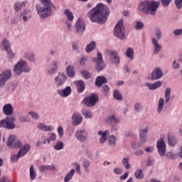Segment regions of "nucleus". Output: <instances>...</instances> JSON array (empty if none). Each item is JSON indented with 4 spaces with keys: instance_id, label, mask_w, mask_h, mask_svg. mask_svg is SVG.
<instances>
[{
    "instance_id": "nucleus-25",
    "label": "nucleus",
    "mask_w": 182,
    "mask_h": 182,
    "mask_svg": "<svg viewBox=\"0 0 182 182\" xmlns=\"http://www.w3.org/2000/svg\"><path fill=\"white\" fill-rule=\"evenodd\" d=\"M29 150H31V145L29 144H24L21 149H19L18 154V156L21 157H25L26 154H28Z\"/></svg>"
},
{
    "instance_id": "nucleus-64",
    "label": "nucleus",
    "mask_w": 182,
    "mask_h": 182,
    "mask_svg": "<svg viewBox=\"0 0 182 182\" xmlns=\"http://www.w3.org/2000/svg\"><path fill=\"white\" fill-rule=\"evenodd\" d=\"M166 157H167L168 159H173V157L176 156L175 154H173V152H167L166 154H165Z\"/></svg>"
},
{
    "instance_id": "nucleus-38",
    "label": "nucleus",
    "mask_w": 182,
    "mask_h": 182,
    "mask_svg": "<svg viewBox=\"0 0 182 182\" xmlns=\"http://www.w3.org/2000/svg\"><path fill=\"white\" fill-rule=\"evenodd\" d=\"M64 14H65L68 21H70V22H72V21H73V19H75L73 13H72V11H70L69 9H65L64 10Z\"/></svg>"
},
{
    "instance_id": "nucleus-30",
    "label": "nucleus",
    "mask_w": 182,
    "mask_h": 182,
    "mask_svg": "<svg viewBox=\"0 0 182 182\" xmlns=\"http://www.w3.org/2000/svg\"><path fill=\"white\" fill-rule=\"evenodd\" d=\"M40 173H45L46 170L49 171H55L56 170V167L53 165H42L38 168Z\"/></svg>"
},
{
    "instance_id": "nucleus-21",
    "label": "nucleus",
    "mask_w": 182,
    "mask_h": 182,
    "mask_svg": "<svg viewBox=\"0 0 182 182\" xmlns=\"http://www.w3.org/2000/svg\"><path fill=\"white\" fill-rule=\"evenodd\" d=\"M23 56L24 59H26V60L31 63L36 62V55L33 52L23 51Z\"/></svg>"
},
{
    "instance_id": "nucleus-50",
    "label": "nucleus",
    "mask_w": 182,
    "mask_h": 182,
    "mask_svg": "<svg viewBox=\"0 0 182 182\" xmlns=\"http://www.w3.org/2000/svg\"><path fill=\"white\" fill-rule=\"evenodd\" d=\"M64 144L62 141H58L55 143V144L53 146L54 150H63Z\"/></svg>"
},
{
    "instance_id": "nucleus-34",
    "label": "nucleus",
    "mask_w": 182,
    "mask_h": 182,
    "mask_svg": "<svg viewBox=\"0 0 182 182\" xmlns=\"http://www.w3.org/2000/svg\"><path fill=\"white\" fill-rule=\"evenodd\" d=\"M75 85L77 86V90L79 93H82L85 90V82L82 80H78L75 82Z\"/></svg>"
},
{
    "instance_id": "nucleus-48",
    "label": "nucleus",
    "mask_w": 182,
    "mask_h": 182,
    "mask_svg": "<svg viewBox=\"0 0 182 182\" xmlns=\"http://www.w3.org/2000/svg\"><path fill=\"white\" fill-rule=\"evenodd\" d=\"M162 38H163V33L161 32V29H160L159 28H156L155 29V39H156V41H159Z\"/></svg>"
},
{
    "instance_id": "nucleus-62",
    "label": "nucleus",
    "mask_w": 182,
    "mask_h": 182,
    "mask_svg": "<svg viewBox=\"0 0 182 182\" xmlns=\"http://www.w3.org/2000/svg\"><path fill=\"white\" fill-rule=\"evenodd\" d=\"M173 0H161L163 6H168Z\"/></svg>"
},
{
    "instance_id": "nucleus-9",
    "label": "nucleus",
    "mask_w": 182,
    "mask_h": 182,
    "mask_svg": "<svg viewBox=\"0 0 182 182\" xmlns=\"http://www.w3.org/2000/svg\"><path fill=\"white\" fill-rule=\"evenodd\" d=\"M75 29L77 35L82 36L85 31H86V24H85V21L83 18H79L77 22L75 23Z\"/></svg>"
},
{
    "instance_id": "nucleus-31",
    "label": "nucleus",
    "mask_w": 182,
    "mask_h": 182,
    "mask_svg": "<svg viewBox=\"0 0 182 182\" xmlns=\"http://www.w3.org/2000/svg\"><path fill=\"white\" fill-rule=\"evenodd\" d=\"M26 6V1H16L14 4V11H18Z\"/></svg>"
},
{
    "instance_id": "nucleus-29",
    "label": "nucleus",
    "mask_w": 182,
    "mask_h": 182,
    "mask_svg": "<svg viewBox=\"0 0 182 182\" xmlns=\"http://www.w3.org/2000/svg\"><path fill=\"white\" fill-rule=\"evenodd\" d=\"M38 130L42 132H52L54 130L53 126L46 125L44 123L40 122L38 125Z\"/></svg>"
},
{
    "instance_id": "nucleus-44",
    "label": "nucleus",
    "mask_w": 182,
    "mask_h": 182,
    "mask_svg": "<svg viewBox=\"0 0 182 182\" xmlns=\"http://www.w3.org/2000/svg\"><path fill=\"white\" fill-rule=\"evenodd\" d=\"M171 93V88L170 87H166L165 90V93H164V97H165V102L166 103H168L170 102V95Z\"/></svg>"
},
{
    "instance_id": "nucleus-40",
    "label": "nucleus",
    "mask_w": 182,
    "mask_h": 182,
    "mask_svg": "<svg viewBox=\"0 0 182 182\" xmlns=\"http://www.w3.org/2000/svg\"><path fill=\"white\" fill-rule=\"evenodd\" d=\"M113 97L114 99H115V100H118L119 102H122V100H123V95H122V93H120V91H119V90H114Z\"/></svg>"
},
{
    "instance_id": "nucleus-55",
    "label": "nucleus",
    "mask_w": 182,
    "mask_h": 182,
    "mask_svg": "<svg viewBox=\"0 0 182 182\" xmlns=\"http://www.w3.org/2000/svg\"><path fill=\"white\" fill-rule=\"evenodd\" d=\"M82 115L85 119H92L93 117V114L90 111H85L82 112Z\"/></svg>"
},
{
    "instance_id": "nucleus-8",
    "label": "nucleus",
    "mask_w": 182,
    "mask_h": 182,
    "mask_svg": "<svg viewBox=\"0 0 182 182\" xmlns=\"http://www.w3.org/2000/svg\"><path fill=\"white\" fill-rule=\"evenodd\" d=\"M92 62L95 64V69L97 72H102L106 68L102 53H97V57L92 58Z\"/></svg>"
},
{
    "instance_id": "nucleus-47",
    "label": "nucleus",
    "mask_w": 182,
    "mask_h": 182,
    "mask_svg": "<svg viewBox=\"0 0 182 182\" xmlns=\"http://www.w3.org/2000/svg\"><path fill=\"white\" fill-rule=\"evenodd\" d=\"M134 176L137 180H142V178H144V174L143 173V170L141 169H137L134 173Z\"/></svg>"
},
{
    "instance_id": "nucleus-41",
    "label": "nucleus",
    "mask_w": 182,
    "mask_h": 182,
    "mask_svg": "<svg viewBox=\"0 0 182 182\" xmlns=\"http://www.w3.org/2000/svg\"><path fill=\"white\" fill-rule=\"evenodd\" d=\"M143 105L141 102H135L134 105V110L136 113H141L143 112Z\"/></svg>"
},
{
    "instance_id": "nucleus-26",
    "label": "nucleus",
    "mask_w": 182,
    "mask_h": 182,
    "mask_svg": "<svg viewBox=\"0 0 182 182\" xmlns=\"http://www.w3.org/2000/svg\"><path fill=\"white\" fill-rule=\"evenodd\" d=\"M108 134H109V130H105L104 132L100 130L98 132V136H101L100 138V143L101 144L106 143V141H107Z\"/></svg>"
},
{
    "instance_id": "nucleus-59",
    "label": "nucleus",
    "mask_w": 182,
    "mask_h": 182,
    "mask_svg": "<svg viewBox=\"0 0 182 182\" xmlns=\"http://www.w3.org/2000/svg\"><path fill=\"white\" fill-rule=\"evenodd\" d=\"M172 68L175 70L180 69V63H178L176 60H173Z\"/></svg>"
},
{
    "instance_id": "nucleus-20",
    "label": "nucleus",
    "mask_w": 182,
    "mask_h": 182,
    "mask_svg": "<svg viewBox=\"0 0 182 182\" xmlns=\"http://www.w3.org/2000/svg\"><path fill=\"white\" fill-rule=\"evenodd\" d=\"M72 124L73 126H79L83 122V117L79 112H75L72 117Z\"/></svg>"
},
{
    "instance_id": "nucleus-4",
    "label": "nucleus",
    "mask_w": 182,
    "mask_h": 182,
    "mask_svg": "<svg viewBox=\"0 0 182 182\" xmlns=\"http://www.w3.org/2000/svg\"><path fill=\"white\" fill-rule=\"evenodd\" d=\"M160 6V3L159 1H155L154 0L150 1H143L140 2L138 5V9L139 12L142 14H146V15H152L154 16L157 13V9Z\"/></svg>"
},
{
    "instance_id": "nucleus-35",
    "label": "nucleus",
    "mask_w": 182,
    "mask_h": 182,
    "mask_svg": "<svg viewBox=\"0 0 182 182\" xmlns=\"http://www.w3.org/2000/svg\"><path fill=\"white\" fill-rule=\"evenodd\" d=\"M91 164L92 162L89 159H84L82 162V166L86 173H90V169L89 168V167H90Z\"/></svg>"
},
{
    "instance_id": "nucleus-23",
    "label": "nucleus",
    "mask_w": 182,
    "mask_h": 182,
    "mask_svg": "<svg viewBox=\"0 0 182 182\" xmlns=\"http://www.w3.org/2000/svg\"><path fill=\"white\" fill-rule=\"evenodd\" d=\"M161 85H163L161 81H156L154 83L145 82L144 86L148 87L149 90H156L159 87H161Z\"/></svg>"
},
{
    "instance_id": "nucleus-7",
    "label": "nucleus",
    "mask_w": 182,
    "mask_h": 182,
    "mask_svg": "<svg viewBox=\"0 0 182 182\" xmlns=\"http://www.w3.org/2000/svg\"><path fill=\"white\" fill-rule=\"evenodd\" d=\"M7 146L10 149H21L22 147V141L18 139L16 136L12 134L7 139Z\"/></svg>"
},
{
    "instance_id": "nucleus-11",
    "label": "nucleus",
    "mask_w": 182,
    "mask_h": 182,
    "mask_svg": "<svg viewBox=\"0 0 182 182\" xmlns=\"http://www.w3.org/2000/svg\"><path fill=\"white\" fill-rule=\"evenodd\" d=\"M97 102H99V96L96 94H92L84 99V105L88 107L96 106Z\"/></svg>"
},
{
    "instance_id": "nucleus-57",
    "label": "nucleus",
    "mask_w": 182,
    "mask_h": 182,
    "mask_svg": "<svg viewBox=\"0 0 182 182\" xmlns=\"http://www.w3.org/2000/svg\"><path fill=\"white\" fill-rule=\"evenodd\" d=\"M173 34L175 36H180V35H182V28H178L173 31Z\"/></svg>"
},
{
    "instance_id": "nucleus-27",
    "label": "nucleus",
    "mask_w": 182,
    "mask_h": 182,
    "mask_svg": "<svg viewBox=\"0 0 182 182\" xmlns=\"http://www.w3.org/2000/svg\"><path fill=\"white\" fill-rule=\"evenodd\" d=\"M107 83V78L105 76H98L95 80V86L97 87H102L103 85Z\"/></svg>"
},
{
    "instance_id": "nucleus-54",
    "label": "nucleus",
    "mask_w": 182,
    "mask_h": 182,
    "mask_svg": "<svg viewBox=\"0 0 182 182\" xmlns=\"http://www.w3.org/2000/svg\"><path fill=\"white\" fill-rule=\"evenodd\" d=\"M28 114H30V116H31L32 119H33L34 120H39V119L41 118L39 114L35 112H29Z\"/></svg>"
},
{
    "instance_id": "nucleus-56",
    "label": "nucleus",
    "mask_w": 182,
    "mask_h": 182,
    "mask_svg": "<svg viewBox=\"0 0 182 182\" xmlns=\"http://www.w3.org/2000/svg\"><path fill=\"white\" fill-rule=\"evenodd\" d=\"M6 52H7V56L9 59H14V58H15V56H16L15 53H14V51H12V48H10V50H9Z\"/></svg>"
},
{
    "instance_id": "nucleus-49",
    "label": "nucleus",
    "mask_w": 182,
    "mask_h": 182,
    "mask_svg": "<svg viewBox=\"0 0 182 182\" xmlns=\"http://www.w3.org/2000/svg\"><path fill=\"white\" fill-rule=\"evenodd\" d=\"M81 75L84 79L89 80L92 79V73L87 70H83L81 71Z\"/></svg>"
},
{
    "instance_id": "nucleus-45",
    "label": "nucleus",
    "mask_w": 182,
    "mask_h": 182,
    "mask_svg": "<svg viewBox=\"0 0 182 182\" xmlns=\"http://www.w3.org/2000/svg\"><path fill=\"white\" fill-rule=\"evenodd\" d=\"M30 171V180H35L36 178V171H35V168H33V165L30 166L29 168Z\"/></svg>"
},
{
    "instance_id": "nucleus-10",
    "label": "nucleus",
    "mask_w": 182,
    "mask_h": 182,
    "mask_svg": "<svg viewBox=\"0 0 182 182\" xmlns=\"http://www.w3.org/2000/svg\"><path fill=\"white\" fill-rule=\"evenodd\" d=\"M68 80V77L63 73H58V75L54 77V82L56 87H62L66 81Z\"/></svg>"
},
{
    "instance_id": "nucleus-33",
    "label": "nucleus",
    "mask_w": 182,
    "mask_h": 182,
    "mask_svg": "<svg viewBox=\"0 0 182 182\" xmlns=\"http://www.w3.org/2000/svg\"><path fill=\"white\" fill-rule=\"evenodd\" d=\"M107 141L109 147H111V149H114V147H116V141H117L116 136H109L107 139Z\"/></svg>"
},
{
    "instance_id": "nucleus-37",
    "label": "nucleus",
    "mask_w": 182,
    "mask_h": 182,
    "mask_svg": "<svg viewBox=\"0 0 182 182\" xmlns=\"http://www.w3.org/2000/svg\"><path fill=\"white\" fill-rule=\"evenodd\" d=\"M66 73L69 77H73L75 76V67L73 65H68L66 68Z\"/></svg>"
},
{
    "instance_id": "nucleus-60",
    "label": "nucleus",
    "mask_w": 182,
    "mask_h": 182,
    "mask_svg": "<svg viewBox=\"0 0 182 182\" xmlns=\"http://www.w3.org/2000/svg\"><path fill=\"white\" fill-rule=\"evenodd\" d=\"M175 4L178 9H181L182 8V0H175Z\"/></svg>"
},
{
    "instance_id": "nucleus-1",
    "label": "nucleus",
    "mask_w": 182,
    "mask_h": 182,
    "mask_svg": "<svg viewBox=\"0 0 182 182\" xmlns=\"http://www.w3.org/2000/svg\"><path fill=\"white\" fill-rule=\"evenodd\" d=\"M109 14V7L102 3H99L90 11L88 16L91 22L102 24L107 21Z\"/></svg>"
},
{
    "instance_id": "nucleus-52",
    "label": "nucleus",
    "mask_w": 182,
    "mask_h": 182,
    "mask_svg": "<svg viewBox=\"0 0 182 182\" xmlns=\"http://www.w3.org/2000/svg\"><path fill=\"white\" fill-rule=\"evenodd\" d=\"M168 142L169 146H171V147H174V146L177 144V139L173 136H168Z\"/></svg>"
},
{
    "instance_id": "nucleus-42",
    "label": "nucleus",
    "mask_w": 182,
    "mask_h": 182,
    "mask_svg": "<svg viewBox=\"0 0 182 182\" xmlns=\"http://www.w3.org/2000/svg\"><path fill=\"white\" fill-rule=\"evenodd\" d=\"M95 48H96V43L95 41H92L88 45H87L85 50L87 53H90V52L95 50Z\"/></svg>"
},
{
    "instance_id": "nucleus-51",
    "label": "nucleus",
    "mask_w": 182,
    "mask_h": 182,
    "mask_svg": "<svg viewBox=\"0 0 182 182\" xmlns=\"http://www.w3.org/2000/svg\"><path fill=\"white\" fill-rule=\"evenodd\" d=\"M134 29H136V31H141V29H144V23L141 21H136L134 26Z\"/></svg>"
},
{
    "instance_id": "nucleus-6",
    "label": "nucleus",
    "mask_w": 182,
    "mask_h": 182,
    "mask_svg": "<svg viewBox=\"0 0 182 182\" xmlns=\"http://www.w3.org/2000/svg\"><path fill=\"white\" fill-rule=\"evenodd\" d=\"M124 32L125 29L124 26L123 25V20H119L114 27V35L116 38H118V39L123 41L126 39V34Z\"/></svg>"
},
{
    "instance_id": "nucleus-2",
    "label": "nucleus",
    "mask_w": 182,
    "mask_h": 182,
    "mask_svg": "<svg viewBox=\"0 0 182 182\" xmlns=\"http://www.w3.org/2000/svg\"><path fill=\"white\" fill-rule=\"evenodd\" d=\"M2 112L4 116L8 117L0 121V127L8 130H14L16 127V125H15L16 119L15 117H9L14 114V106L11 103L6 104L3 106Z\"/></svg>"
},
{
    "instance_id": "nucleus-53",
    "label": "nucleus",
    "mask_w": 182,
    "mask_h": 182,
    "mask_svg": "<svg viewBox=\"0 0 182 182\" xmlns=\"http://www.w3.org/2000/svg\"><path fill=\"white\" fill-rule=\"evenodd\" d=\"M21 155H19V154L18 153L16 155H12L10 158V161L11 163H18V160H19V159H21Z\"/></svg>"
},
{
    "instance_id": "nucleus-32",
    "label": "nucleus",
    "mask_w": 182,
    "mask_h": 182,
    "mask_svg": "<svg viewBox=\"0 0 182 182\" xmlns=\"http://www.w3.org/2000/svg\"><path fill=\"white\" fill-rule=\"evenodd\" d=\"M125 56H127L129 60H134V50L132 47L127 48Z\"/></svg>"
},
{
    "instance_id": "nucleus-15",
    "label": "nucleus",
    "mask_w": 182,
    "mask_h": 182,
    "mask_svg": "<svg viewBox=\"0 0 182 182\" xmlns=\"http://www.w3.org/2000/svg\"><path fill=\"white\" fill-rule=\"evenodd\" d=\"M147 133H149V127H147L139 129V147L143 146V144L147 141Z\"/></svg>"
},
{
    "instance_id": "nucleus-16",
    "label": "nucleus",
    "mask_w": 182,
    "mask_h": 182,
    "mask_svg": "<svg viewBox=\"0 0 182 182\" xmlns=\"http://www.w3.org/2000/svg\"><path fill=\"white\" fill-rule=\"evenodd\" d=\"M75 137L81 143H85L87 140V132L85 129H78L75 133Z\"/></svg>"
},
{
    "instance_id": "nucleus-17",
    "label": "nucleus",
    "mask_w": 182,
    "mask_h": 182,
    "mask_svg": "<svg viewBox=\"0 0 182 182\" xmlns=\"http://www.w3.org/2000/svg\"><path fill=\"white\" fill-rule=\"evenodd\" d=\"M151 44L154 48L153 54L159 55V53L161 52V50L163 49V46H161L160 43H159V41H157V39H156V38L154 37L151 38Z\"/></svg>"
},
{
    "instance_id": "nucleus-13",
    "label": "nucleus",
    "mask_w": 182,
    "mask_h": 182,
    "mask_svg": "<svg viewBox=\"0 0 182 182\" xmlns=\"http://www.w3.org/2000/svg\"><path fill=\"white\" fill-rule=\"evenodd\" d=\"M106 55L109 56L110 61L114 63V65H119L120 64V57L117 54V51L116 50H106Z\"/></svg>"
},
{
    "instance_id": "nucleus-19",
    "label": "nucleus",
    "mask_w": 182,
    "mask_h": 182,
    "mask_svg": "<svg viewBox=\"0 0 182 182\" xmlns=\"http://www.w3.org/2000/svg\"><path fill=\"white\" fill-rule=\"evenodd\" d=\"M57 93L60 97H68V96L72 95V87L67 86L63 89L58 90Z\"/></svg>"
},
{
    "instance_id": "nucleus-46",
    "label": "nucleus",
    "mask_w": 182,
    "mask_h": 182,
    "mask_svg": "<svg viewBox=\"0 0 182 182\" xmlns=\"http://www.w3.org/2000/svg\"><path fill=\"white\" fill-rule=\"evenodd\" d=\"M2 46L4 49V50H6V52L10 49H11V43H9V41H8L6 38H4L2 41Z\"/></svg>"
},
{
    "instance_id": "nucleus-39",
    "label": "nucleus",
    "mask_w": 182,
    "mask_h": 182,
    "mask_svg": "<svg viewBox=\"0 0 182 182\" xmlns=\"http://www.w3.org/2000/svg\"><path fill=\"white\" fill-rule=\"evenodd\" d=\"M75 169H71L70 171L68 172V173L64 177V182H68L73 178V176H75Z\"/></svg>"
},
{
    "instance_id": "nucleus-3",
    "label": "nucleus",
    "mask_w": 182,
    "mask_h": 182,
    "mask_svg": "<svg viewBox=\"0 0 182 182\" xmlns=\"http://www.w3.org/2000/svg\"><path fill=\"white\" fill-rule=\"evenodd\" d=\"M41 4H36L35 6L37 15H38L40 19H46V18L50 17L53 14V9L56 8L52 0H40Z\"/></svg>"
},
{
    "instance_id": "nucleus-36",
    "label": "nucleus",
    "mask_w": 182,
    "mask_h": 182,
    "mask_svg": "<svg viewBox=\"0 0 182 182\" xmlns=\"http://www.w3.org/2000/svg\"><path fill=\"white\" fill-rule=\"evenodd\" d=\"M122 164L126 170H130V158L129 156L124 157L122 160Z\"/></svg>"
},
{
    "instance_id": "nucleus-28",
    "label": "nucleus",
    "mask_w": 182,
    "mask_h": 182,
    "mask_svg": "<svg viewBox=\"0 0 182 182\" xmlns=\"http://www.w3.org/2000/svg\"><path fill=\"white\" fill-rule=\"evenodd\" d=\"M105 122L109 124H117V123H120V119H117L114 115H109L105 118Z\"/></svg>"
},
{
    "instance_id": "nucleus-61",
    "label": "nucleus",
    "mask_w": 182,
    "mask_h": 182,
    "mask_svg": "<svg viewBox=\"0 0 182 182\" xmlns=\"http://www.w3.org/2000/svg\"><path fill=\"white\" fill-rule=\"evenodd\" d=\"M58 133L59 137H63V128L62 127H58Z\"/></svg>"
},
{
    "instance_id": "nucleus-12",
    "label": "nucleus",
    "mask_w": 182,
    "mask_h": 182,
    "mask_svg": "<svg viewBox=\"0 0 182 182\" xmlns=\"http://www.w3.org/2000/svg\"><path fill=\"white\" fill-rule=\"evenodd\" d=\"M156 148L159 156L164 157L166 156V151H167V145H166V142L163 138H160L156 141Z\"/></svg>"
},
{
    "instance_id": "nucleus-63",
    "label": "nucleus",
    "mask_w": 182,
    "mask_h": 182,
    "mask_svg": "<svg viewBox=\"0 0 182 182\" xmlns=\"http://www.w3.org/2000/svg\"><path fill=\"white\" fill-rule=\"evenodd\" d=\"M86 60H87V57H82L80 60V64L82 66H84L85 63H86Z\"/></svg>"
},
{
    "instance_id": "nucleus-43",
    "label": "nucleus",
    "mask_w": 182,
    "mask_h": 182,
    "mask_svg": "<svg viewBox=\"0 0 182 182\" xmlns=\"http://www.w3.org/2000/svg\"><path fill=\"white\" fill-rule=\"evenodd\" d=\"M164 107V99L160 98L158 102V108H157V112L160 114L161 112H163V109Z\"/></svg>"
},
{
    "instance_id": "nucleus-5",
    "label": "nucleus",
    "mask_w": 182,
    "mask_h": 182,
    "mask_svg": "<svg viewBox=\"0 0 182 182\" xmlns=\"http://www.w3.org/2000/svg\"><path fill=\"white\" fill-rule=\"evenodd\" d=\"M14 72L18 76L22 73H29L31 68L28 65V62L25 60L20 59L14 67Z\"/></svg>"
},
{
    "instance_id": "nucleus-14",
    "label": "nucleus",
    "mask_w": 182,
    "mask_h": 182,
    "mask_svg": "<svg viewBox=\"0 0 182 182\" xmlns=\"http://www.w3.org/2000/svg\"><path fill=\"white\" fill-rule=\"evenodd\" d=\"M12 77V72L11 70H6L0 74V88L4 87L7 80Z\"/></svg>"
},
{
    "instance_id": "nucleus-58",
    "label": "nucleus",
    "mask_w": 182,
    "mask_h": 182,
    "mask_svg": "<svg viewBox=\"0 0 182 182\" xmlns=\"http://www.w3.org/2000/svg\"><path fill=\"white\" fill-rule=\"evenodd\" d=\"M102 90L105 92V95H107V93H109V92H110V87H109V85H105L102 86Z\"/></svg>"
},
{
    "instance_id": "nucleus-22",
    "label": "nucleus",
    "mask_w": 182,
    "mask_h": 182,
    "mask_svg": "<svg viewBox=\"0 0 182 182\" xmlns=\"http://www.w3.org/2000/svg\"><path fill=\"white\" fill-rule=\"evenodd\" d=\"M59 68V61L53 60L51 62V68L47 70V73L48 75H55L58 72V68Z\"/></svg>"
},
{
    "instance_id": "nucleus-18",
    "label": "nucleus",
    "mask_w": 182,
    "mask_h": 182,
    "mask_svg": "<svg viewBox=\"0 0 182 182\" xmlns=\"http://www.w3.org/2000/svg\"><path fill=\"white\" fill-rule=\"evenodd\" d=\"M163 70L160 68H156L151 73V80H159L163 77Z\"/></svg>"
},
{
    "instance_id": "nucleus-24",
    "label": "nucleus",
    "mask_w": 182,
    "mask_h": 182,
    "mask_svg": "<svg viewBox=\"0 0 182 182\" xmlns=\"http://www.w3.org/2000/svg\"><path fill=\"white\" fill-rule=\"evenodd\" d=\"M21 16L23 21V22H29V19L32 18V13L31 12V10L29 9H24L21 13Z\"/></svg>"
}]
</instances>
